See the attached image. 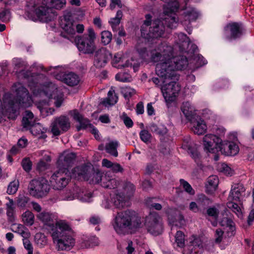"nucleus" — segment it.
Masks as SVG:
<instances>
[{
	"instance_id": "1",
	"label": "nucleus",
	"mask_w": 254,
	"mask_h": 254,
	"mask_svg": "<svg viewBox=\"0 0 254 254\" xmlns=\"http://www.w3.org/2000/svg\"><path fill=\"white\" fill-rule=\"evenodd\" d=\"M166 4L164 6V13L165 17L162 21L156 19L152 21L150 14L145 15V20L141 27V35L145 39H153L162 37L165 31V24L170 28L176 27L178 18L176 17V12L179 4L176 0H163Z\"/></svg>"
},
{
	"instance_id": "2",
	"label": "nucleus",
	"mask_w": 254,
	"mask_h": 254,
	"mask_svg": "<svg viewBox=\"0 0 254 254\" xmlns=\"http://www.w3.org/2000/svg\"><path fill=\"white\" fill-rule=\"evenodd\" d=\"M151 59L152 62L157 63L155 71L157 75L166 77L167 74L176 70H182L188 64L186 57L173 56V48L166 43H162L156 49L151 51Z\"/></svg>"
},
{
	"instance_id": "3",
	"label": "nucleus",
	"mask_w": 254,
	"mask_h": 254,
	"mask_svg": "<svg viewBox=\"0 0 254 254\" xmlns=\"http://www.w3.org/2000/svg\"><path fill=\"white\" fill-rule=\"evenodd\" d=\"M24 77L27 79L28 86L32 90L34 94H39L42 97L45 96L49 99L54 98L56 100L55 106L57 107L61 106L64 100L63 93L52 82L47 85H43L40 82V80L44 78L43 74H32L29 76V72H27Z\"/></svg>"
},
{
	"instance_id": "4",
	"label": "nucleus",
	"mask_w": 254,
	"mask_h": 254,
	"mask_svg": "<svg viewBox=\"0 0 254 254\" xmlns=\"http://www.w3.org/2000/svg\"><path fill=\"white\" fill-rule=\"evenodd\" d=\"M112 225L118 234L124 235L140 228L141 222L134 211L127 210L118 212L112 222Z\"/></svg>"
},
{
	"instance_id": "5",
	"label": "nucleus",
	"mask_w": 254,
	"mask_h": 254,
	"mask_svg": "<svg viewBox=\"0 0 254 254\" xmlns=\"http://www.w3.org/2000/svg\"><path fill=\"white\" fill-rule=\"evenodd\" d=\"M71 231L70 226L64 220L57 221L56 226L52 227L51 234L59 250H68L73 247L75 241L69 234Z\"/></svg>"
},
{
	"instance_id": "6",
	"label": "nucleus",
	"mask_w": 254,
	"mask_h": 254,
	"mask_svg": "<svg viewBox=\"0 0 254 254\" xmlns=\"http://www.w3.org/2000/svg\"><path fill=\"white\" fill-rule=\"evenodd\" d=\"M203 142L204 150L212 153L220 151L225 155L234 156L239 151L238 145L235 142L222 141V139L212 135H205Z\"/></svg>"
},
{
	"instance_id": "7",
	"label": "nucleus",
	"mask_w": 254,
	"mask_h": 254,
	"mask_svg": "<svg viewBox=\"0 0 254 254\" xmlns=\"http://www.w3.org/2000/svg\"><path fill=\"white\" fill-rule=\"evenodd\" d=\"M26 15L33 21L39 20L47 23L54 20L56 18L57 13L54 9L43 3L41 5L38 6L35 3H31L27 5Z\"/></svg>"
},
{
	"instance_id": "8",
	"label": "nucleus",
	"mask_w": 254,
	"mask_h": 254,
	"mask_svg": "<svg viewBox=\"0 0 254 254\" xmlns=\"http://www.w3.org/2000/svg\"><path fill=\"white\" fill-rule=\"evenodd\" d=\"M163 85L161 89L166 102H174L178 96L181 87L177 81L179 79V75L174 72L167 74L166 77H161Z\"/></svg>"
},
{
	"instance_id": "9",
	"label": "nucleus",
	"mask_w": 254,
	"mask_h": 254,
	"mask_svg": "<svg viewBox=\"0 0 254 254\" xmlns=\"http://www.w3.org/2000/svg\"><path fill=\"white\" fill-rule=\"evenodd\" d=\"M103 173L95 171L90 165H83L71 170V177L78 180H84L91 184H101Z\"/></svg>"
},
{
	"instance_id": "10",
	"label": "nucleus",
	"mask_w": 254,
	"mask_h": 254,
	"mask_svg": "<svg viewBox=\"0 0 254 254\" xmlns=\"http://www.w3.org/2000/svg\"><path fill=\"white\" fill-rule=\"evenodd\" d=\"M40 67L44 71L50 72L57 79L64 81L69 86L76 85L79 82V77L77 74L73 72L65 74L62 66H50L48 69H46L44 68L42 65H41Z\"/></svg>"
},
{
	"instance_id": "11",
	"label": "nucleus",
	"mask_w": 254,
	"mask_h": 254,
	"mask_svg": "<svg viewBox=\"0 0 254 254\" xmlns=\"http://www.w3.org/2000/svg\"><path fill=\"white\" fill-rule=\"evenodd\" d=\"M96 34L91 27H89L87 33L82 37H79L77 47L79 51L84 54H92L96 50L94 41Z\"/></svg>"
},
{
	"instance_id": "12",
	"label": "nucleus",
	"mask_w": 254,
	"mask_h": 254,
	"mask_svg": "<svg viewBox=\"0 0 254 254\" xmlns=\"http://www.w3.org/2000/svg\"><path fill=\"white\" fill-rule=\"evenodd\" d=\"M48 181L43 178L32 180L28 187V191L33 196L40 198L45 195L50 190Z\"/></svg>"
},
{
	"instance_id": "13",
	"label": "nucleus",
	"mask_w": 254,
	"mask_h": 254,
	"mask_svg": "<svg viewBox=\"0 0 254 254\" xmlns=\"http://www.w3.org/2000/svg\"><path fill=\"white\" fill-rule=\"evenodd\" d=\"M144 226L151 234L157 236L163 231V224L160 216L156 212H151L146 216Z\"/></svg>"
},
{
	"instance_id": "14",
	"label": "nucleus",
	"mask_w": 254,
	"mask_h": 254,
	"mask_svg": "<svg viewBox=\"0 0 254 254\" xmlns=\"http://www.w3.org/2000/svg\"><path fill=\"white\" fill-rule=\"evenodd\" d=\"M71 171L59 169L55 172L51 177L50 182L53 187L57 190H60L65 187L71 177Z\"/></svg>"
},
{
	"instance_id": "15",
	"label": "nucleus",
	"mask_w": 254,
	"mask_h": 254,
	"mask_svg": "<svg viewBox=\"0 0 254 254\" xmlns=\"http://www.w3.org/2000/svg\"><path fill=\"white\" fill-rule=\"evenodd\" d=\"M184 13L180 16L179 19L181 23L185 27L188 32L190 34L191 31L190 26V23L196 20L199 16V13L196 10L191 7H186Z\"/></svg>"
},
{
	"instance_id": "16",
	"label": "nucleus",
	"mask_w": 254,
	"mask_h": 254,
	"mask_svg": "<svg viewBox=\"0 0 254 254\" xmlns=\"http://www.w3.org/2000/svg\"><path fill=\"white\" fill-rule=\"evenodd\" d=\"M70 127L68 118L62 116L56 118L52 123L51 131L55 136L59 135L62 132L67 131Z\"/></svg>"
},
{
	"instance_id": "17",
	"label": "nucleus",
	"mask_w": 254,
	"mask_h": 254,
	"mask_svg": "<svg viewBox=\"0 0 254 254\" xmlns=\"http://www.w3.org/2000/svg\"><path fill=\"white\" fill-rule=\"evenodd\" d=\"M203 244L201 238L198 236L192 235L189 239V245L186 254H202Z\"/></svg>"
},
{
	"instance_id": "18",
	"label": "nucleus",
	"mask_w": 254,
	"mask_h": 254,
	"mask_svg": "<svg viewBox=\"0 0 254 254\" xmlns=\"http://www.w3.org/2000/svg\"><path fill=\"white\" fill-rule=\"evenodd\" d=\"M75 158V153L68 151H64L59 157L58 167L59 169L68 171L67 168L74 163Z\"/></svg>"
},
{
	"instance_id": "19",
	"label": "nucleus",
	"mask_w": 254,
	"mask_h": 254,
	"mask_svg": "<svg viewBox=\"0 0 254 254\" xmlns=\"http://www.w3.org/2000/svg\"><path fill=\"white\" fill-rule=\"evenodd\" d=\"M110 53L104 48L97 49L94 55V64L98 67H104L110 58Z\"/></svg>"
},
{
	"instance_id": "20",
	"label": "nucleus",
	"mask_w": 254,
	"mask_h": 254,
	"mask_svg": "<svg viewBox=\"0 0 254 254\" xmlns=\"http://www.w3.org/2000/svg\"><path fill=\"white\" fill-rule=\"evenodd\" d=\"M37 218L41 221L45 225L49 227V230L51 233L53 227L56 226L54 224V221L57 219L56 214L47 211H43L37 215Z\"/></svg>"
},
{
	"instance_id": "21",
	"label": "nucleus",
	"mask_w": 254,
	"mask_h": 254,
	"mask_svg": "<svg viewBox=\"0 0 254 254\" xmlns=\"http://www.w3.org/2000/svg\"><path fill=\"white\" fill-rule=\"evenodd\" d=\"M225 34L227 39H235L242 34V27L237 23H230L225 28Z\"/></svg>"
},
{
	"instance_id": "22",
	"label": "nucleus",
	"mask_w": 254,
	"mask_h": 254,
	"mask_svg": "<svg viewBox=\"0 0 254 254\" xmlns=\"http://www.w3.org/2000/svg\"><path fill=\"white\" fill-rule=\"evenodd\" d=\"M245 189L242 184L236 183L232 186L228 200L241 201L242 197L245 194Z\"/></svg>"
},
{
	"instance_id": "23",
	"label": "nucleus",
	"mask_w": 254,
	"mask_h": 254,
	"mask_svg": "<svg viewBox=\"0 0 254 254\" xmlns=\"http://www.w3.org/2000/svg\"><path fill=\"white\" fill-rule=\"evenodd\" d=\"M120 184V182L113 176L110 172L103 173L101 182V186L110 189L117 188Z\"/></svg>"
},
{
	"instance_id": "24",
	"label": "nucleus",
	"mask_w": 254,
	"mask_h": 254,
	"mask_svg": "<svg viewBox=\"0 0 254 254\" xmlns=\"http://www.w3.org/2000/svg\"><path fill=\"white\" fill-rule=\"evenodd\" d=\"M175 48L178 47L181 52L186 51L189 47L190 41L187 36L183 33L176 34L174 35Z\"/></svg>"
},
{
	"instance_id": "25",
	"label": "nucleus",
	"mask_w": 254,
	"mask_h": 254,
	"mask_svg": "<svg viewBox=\"0 0 254 254\" xmlns=\"http://www.w3.org/2000/svg\"><path fill=\"white\" fill-rule=\"evenodd\" d=\"M70 114L73 118L79 123V125L77 127V130L81 129H90V126H93L90 124L89 121L85 118H84L83 116L79 114V113L76 110L70 112Z\"/></svg>"
},
{
	"instance_id": "26",
	"label": "nucleus",
	"mask_w": 254,
	"mask_h": 254,
	"mask_svg": "<svg viewBox=\"0 0 254 254\" xmlns=\"http://www.w3.org/2000/svg\"><path fill=\"white\" fill-rule=\"evenodd\" d=\"M220 225L225 229L228 237H231L235 234V225L232 220L227 217H224L220 221Z\"/></svg>"
},
{
	"instance_id": "27",
	"label": "nucleus",
	"mask_w": 254,
	"mask_h": 254,
	"mask_svg": "<svg viewBox=\"0 0 254 254\" xmlns=\"http://www.w3.org/2000/svg\"><path fill=\"white\" fill-rule=\"evenodd\" d=\"M61 26L67 34L73 36L75 34L73 21L69 17L64 16L61 20Z\"/></svg>"
},
{
	"instance_id": "28",
	"label": "nucleus",
	"mask_w": 254,
	"mask_h": 254,
	"mask_svg": "<svg viewBox=\"0 0 254 254\" xmlns=\"http://www.w3.org/2000/svg\"><path fill=\"white\" fill-rule=\"evenodd\" d=\"M29 128L31 133L38 138L45 139L47 137L46 134L47 129L44 128L40 124H33Z\"/></svg>"
},
{
	"instance_id": "29",
	"label": "nucleus",
	"mask_w": 254,
	"mask_h": 254,
	"mask_svg": "<svg viewBox=\"0 0 254 254\" xmlns=\"http://www.w3.org/2000/svg\"><path fill=\"white\" fill-rule=\"evenodd\" d=\"M192 130L195 134L201 135L207 130V126L205 122L200 118H198L192 122Z\"/></svg>"
},
{
	"instance_id": "30",
	"label": "nucleus",
	"mask_w": 254,
	"mask_h": 254,
	"mask_svg": "<svg viewBox=\"0 0 254 254\" xmlns=\"http://www.w3.org/2000/svg\"><path fill=\"white\" fill-rule=\"evenodd\" d=\"M5 108H7L5 106ZM18 113V105L17 104H14L12 106H8L7 108L0 110V119L2 118L3 116H8L9 118H15Z\"/></svg>"
},
{
	"instance_id": "31",
	"label": "nucleus",
	"mask_w": 254,
	"mask_h": 254,
	"mask_svg": "<svg viewBox=\"0 0 254 254\" xmlns=\"http://www.w3.org/2000/svg\"><path fill=\"white\" fill-rule=\"evenodd\" d=\"M7 202L5 203L6 215L8 220L13 222L14 220V214L15 213L16 204L12 199L6 197Z\"/></svg>"
},
{
	"instance_id": "32",
	"label": "nucleus",
	"mask_w": 254,
	"mask_h": 254,
	"mask_svg": "<svg viewBox=\"0 0 254 254\" xmlns=\"http://www.w3.org/2000/svg\"><path fill=\"white\" fill-rule=\"evenodd\" d=\"M181 111L185 116L188 119L191 120L195 114V109L194 107L189 101L183 103L181 106Z\"/></svg>"
},
{
	"instance_id": "33",
	"label": "nucleus",
	"mask_w": 254,
	"mask_h": 254,
	"mask_svg": "<svg viewBox=\"0 0 254 254\" xmlns=\"http://www.w3.org/2000/svg\"><path fill=\"white\" fill-rule=\"evenodd\" d=\"M218 183V178L216 176L209 177L206 184V192L208 194L213 193L217 188Z\"/></svg>"
},
{
	"instance_id": "34",
	"label": "nucleus",
	"mask_w": 254,
	"mask_h": 254,
	"mask_svg": "<svg viewBox=\"0 0 254 254\" xmlns=\"http://www.w3.org/2000/svg\"><path fill=\"white\" fill-rule=\"evenodd\" d=\"M128 199L123 194L121 195V193L118 192L112 197L111 201L116 207L122 208L126 206Z\"/></svg>"
},
{
	"instance_id": "35",
	"label": "nucleus",
	"mask_w": 254,
	"mask_h": 254,
	"mask_svg": "<svg viewBox=\"0 0 254 254\" xmlns=\"http://www.w3.org/2000/svg\"><path fill=\"white\" fill-rule=\"evenodd\" d=\"M11 230L14 233L20 235L23 238H29L30 233L28 229L20 224H13L11 226Z\"/></svg>"
},
{
	"instance_id": "36",
	"label": "nucleus",
	"mask_w": 254,
	"mask_h": 254,
	"mask_svg": "<svg viewBox=\"0 0 254 254\" xmlns=\"http://www.w3.org/2000/svg\"><path fill=\"white\" fill-rule=\"evenodd\" d=\"M227 207L233 211L239 217L242 216V206L241 201L228 200Z\"/></svg>"
},
{
	"instance_id": "37",
	"label": "nucleus",
	"mask_w": 254,
	"mask_h": 254,
	"mask_svg": "<svg viewBox=\"0 0 254 254\" xmlns=\"http://www.w3.org/2000/svg\"><path fill=\"white\" fill-rule=\"evenodd\" d=\"M43 4L53 9H60L65 5L66 0H43Z\"/></svg>"
},
{
	"instance_id": "38",
	"label": "nucleus",
	"mask_w": 254,
	"mask_h": 254,
	"mask_svg": "<svg viewBox=\"0 0 254 254\" xmlns=\"http://www.w3.org/2000/svg\"><path fill=\"white\" fill-rule=\"evenodd\" d=\"M76 192H77V198L82 202H90L91 201L92 195L87 190L76 188Z\"/></svg>"
},
{
	"instance_id": "39",
	"label": "nucleus",
	"mask_w": 254,
	"mask_h": 254,
	"mask_svg": "<svg viewBox=\"0 0 254 254\" xmlns=\"http://www.w3.org/2000/svg\"><path fill=\"white\" fill-rule=\"evenodd\" d=\"M118 97L115 93V91L111 88L108 93V97L103 99L101 102L105 106L113 105L117 103Z\"/></svg>"
},
{
	"instance_id": "40",
	"label": "nucleus",
	"mask_w": 254,
	"mask_h": 254,
	"mask_svg": "<svg viewBox=\"0 0 254 254\" xmlns=\"http://www.w3.org/2000/svg\"><path fill=\"white\" fill-rule=\"evenodd\" d=\"M122 16V12L121 10H118L116 17L111 18L110 20L109 23L114 32H117L120 29V23Z\"/></svg>"
},
{
	"instance_id": "41",
	"label": "nucleus",
	"mask_w": 254,
	"mask_h": 254,
	"mask_svg": "<svg viewBox=\"0 0 254 254\" xmlns=\"http://www.w3.org/2000/svg\"><path fill=\"white\" fill-rule=\"evenodd\" d=\"M34 123V115L29 111H26L22 119V125L24 127L29 128Z\"/></svg>"
},
{
	"instance_id": "42",
	"label": "nucleus",
	"mask_w": 254,
	"mask_h": 254,
	"mask_svg": "<svg viewBox=\"0 0 254 254\" xmlns=\"http://www.w3.org/2000/svg\"><path fill=\"white\" fill-rule=\"evenodd\" d=\"M76 188L73 190H67L62 193L60 199L61 200L70 201L77 198Z\"/></svg>"
},
{
	"instance_id": "43",
	"label": "nucleus",
	"mask_w": 254,
	"mask_h": 254,
	"mask_svg": "<svg viewBox=\"0 0 254 254\" xmlns=\"http://www.w3.org/2000/svg\"><path fill=\"white\" fill-rule=\"evenodd\" d=\"M119 142L117 141L110 142L106 145V151L114 157H117L118 153L117 148Z\"/></svg>"
},
{
	"instance_id": "44",
	"label": "nucleus",
	"mask_w": 254,
	"mask_h": 254,
	"mask_svg": "<svg viewBox=\"0 0 254 254\" xmlns=\"http://www.w3.org/2000/svg\"><path fill=\"white\" fill-rule=\"evenodd\" d=\"M150 129L152 132L161 136L165 135L168 131V129L165 126L162 125L157 126L154 124L151 125Z\"/></svg>"
},
{
	"instance_id": "45",
	"label": "nucleus",
	"mask_w": 254,
	"mask_h": 254,
	"mask_svg": "<svg viewBox=\"0 0 254 254\" xmlns=\"http://www.w3.org/2000/svg\"><path fill=\"white\" fill-rule=\"evenodd\" d=\"M23 222L26 225L31 226L34 223V215L33 213L29 211H26L22 215Z\"/></svg>"
},
{
	"instance_id": "46",
	"label": "nucleus",
	"mask_w": 254,
	"mask_h": 254,
	"mask_svg": "<svg viewBox=\"0 0 254 254\" xmlns=\"http://www.w3.org/2000/svg\"><path fill=\"white\" fill-rule=\"evenodd\" d=\"M135 190V188L134 185L129 183H126L124 185V194H123L124 196L127 198L129 199V197L132 195L134 191Z\"/></svg>"
},
{
	"instance_id": "47",
	"label": "nucleus",
	"mask_w": 254,
	"mask_h": 254,
	"mask_svg": "<svg viewBox=\"0 0 254 254\" xmlns=\"http://www.w3.org/2000/svg\"><path fill=\"white\" fill-rule=\"evenodd\" d=\"M213 132L214 134L208 133L206 135H212L215 136L216 137H219L222 138L225 135L226 133V129L222 126H215L213 128Z\"/></svg>"
},
{
	"instance_id": "48",
	"label": "nucleus",
	"mask_w": 254,
	"mask_h": 254,
	"mask_svg": "<svg viewBox=\"0 0 254 254\" xmlns=\"http://www.w3.org/2000/svg\"><path fill=\"white\" fill-rule=\"evenodd\" d=\"M185 235L180 231L177 232L175 236V242L178 247L182 248L185 245Z\"/></svg>"
},
{
	"instance_id": "49",
	"label": "nucleus",
	"mask_w": 254,
	"mask_h": 254,
	"mask_svg": "<svg viewBox=\"0 0 254 254\" xmlns=\"http://www.w3.org/2000/svg\"><path fill=\"white\" fill-rule=\"evenodd\" d=\"M16 204L17 206L21 208H25L29 201L28 197L24 195H19L16 197Z\"/></svg>"
},
{
	"instance_id": "50",
	"label": "nucleus",
	"mask_w": 254,
	"mask_h": 254,
	"mask_svg": "<svg viewBox=\"0 0 254 254\" xmlns=\"http://www.w3.org/2000/svg\"><path fill=\"white\" fill-rule=\"evenodd\" d=\"M180 182L181 186L183 187L186 192L191 195H193L195 194V190L188 182L184 179H180Z\"/></svg>"
},
{
	"instance_id": "51",
	"label": "nucleus",
	"mask_w": 254,
	"mask_h": 254,
	"mask_svg": "<svg viewBox=\"0 0 254 254\" xmlns=\"http://www.w3.org/2000/svg\"><path fill=\"white\" fill-rule=\"evenodd\" d=\"M139 136L141 140L146 144L151 142L152 136L147 130L142 129L139 132Z\"/></svg>"
},
{
	"instance_id": "52",
	"label": "nucleus",
	"mask_w": 254,
	"mask_h": 254,
	"mask_svg": "<svg viewBox=\"0 0 254 254\" xmlns=\"http://www.w3.org/2000/svg\"><path fill=\"white\" fill-rule=\"evenodd\" d=\"M112 39V34L109 31H104L101 33V41L105 45L109 44Z\"/></svg>"
},
{
	"instance_id": "53",
	"label": "nucleus",
	"mask_w": 254,
	"mask_h": 254,
	"mask_svg": "<svg viewBox=\"0 0 254 254\" xmlns=\"http://www.w3.org/2000/svg\"><path fill=\"white\" fill-rule=\"evenodd\" d=\"M18 187L19 182L18 181H14L10 182L8 186L7 192L9 194H13L15 193L17 191Z\"/></svg>"
},
{
	"instance_id": "54",
	"label": "nucleus",
	"mask_w": 254,
	"mask_h": 254,
	"mask_svg": "<svg viewBox=\"0 0 254 254\" xmlns=\"http://www.w3.org/2000/svg\"><path fill=\"white\" fill-rule=\"evenodd\" d=\"M84 244V246L87 248L98 246L99 244V242L98 238L95 236H93L89 238L87 242L85 241Z\"/></svg>"
},
{
	"instance_id": "55",
	"label": "nucleus",
	"mask_w": 254,
	"mask_h": 254,
	"mask_svg": "<svg viewBox=\"0 0 254 254\" xmlns=\"http://www.w3.org/2000/svg\"><path fill=\"white\" fill-rule=\"evenodd\" d=\"M121 119L127 127L130 128L133 126V123L132 120L125 113L121 115Z\"/></svg>"
},
{
	"instance_id": "56",
	"label": "nucleus",
	"mask_w": 254,
	"mask_h": 254,
	"mask_svg": "<svg viewBox=\"0 0 254 254\" xmlns=\"http://www.w3.org/2000/svg\"><path fill=\"white\" fill-rule=\"evenodd\" d=\"M197 201L199 205H202L204 206L208 205L211 203V200L202 194L198 195Z\"/></svg>"
},
{
	"instance_id": "57",
	"label": "nucleus",
	"mask_w": 254,
	"mask_h": 254,
	"mask_svg": "<svg viewBox=\"0 0 254 254\" xmlns=\"http://www.w3.org/2000/svg\"><path fill=\"white\" fill-rule=\"evenodd\" d=\"M12 62L15 66V68L17 70L20 68L25 67L27 65L26 62L22 60L21 59L14 58L12 60Z\"/></svg>"
},
{
	"instance_id": "58",
	"label": "nucleus",
	"mask_w": 254,
	"mask_h": 254,
	"mask_svg": "<svg viewBox=\"0 0 254 254\" xmlns=\"http://www.w3.org/2000/svg\"><path fill=\"white\" fill-rule=\"evenodd\" d=\"M10 18V13L8 9H3L0 12V19L3 22H6Z\"/></svg>"
},
{
	"instance_id": "59",
	"label": "nucleus",
	"mask_w": 254,
	"mask_h": 254,
	"mask_svg": "<svg viewBox=\"0 0 254 254\" xmlns=\"http://www.w3.org/2000/svg\"><path fill=\"white\" fill-rule=\"evenodd\" d=\"M137 51L140 57L143 60H146L149 57V53L145 48L137 47Z\"/></svg>"
},
{
	"instance_id": "60",
	"label": "nucleus",
	"mask_w": 254,
	"mask_h": 254,
	"mask_svg": "<svg viewBox=\"0 0 254 254\" xmlns=\"http://www.w3.org/2000/svg\"><path fill=\"white\" fill-rule=\"evenodd\" d=\"M122 93L125 98H129L135 94V91L133 88L126 87L122 89Z\"/></svg>"
},
{
	"instance_id": "61",
	"label": "nucleus",
	"mask_w": 254,
	"mask_h": 254,
	"mask_svg": "<svg viewBox=\"0 0 254 254\" xmlns=\"http://www.w3.org/2000/svg\"><path fill=\"white\" fill-rule=\"evenodd\" d=\"M224 232L221 229H217L215 231L214 237L216 243H220L223 239Z\"/></svg>"
},
{
	"instance_id": "62",
	"label": "nucleus",
	"mask_w": 254,
	"mask_h": 254,
	"mask_svg": "<svg viewBox=\"0 0 254 254\" xmlns=\"http://www.w3.org/2000/svg\"><path fill=\"white\" fill-rule=\"evenodd\" d=\"M194 60L196 62L197 66H200L206 64L207 62L204 58L199 55L194 56Z\"/></svg>"
},
{
	"instance_id": "63",
	"label": "nucleus",
	"mask_w": 254,
	"mask_h": 254,
	"mask_svg": "<svg viewBox=\"0 0 254 254\" xmlns=\"http://www.w3.org/2000/svg\"><path fill=\"white\" fill-rule=\"evenodd\" d=\"M116 79L121 82H127L129 81V77L126 73H120L116 74Z\"/></svg>"
},
{
	"instance_id": "64",
	"label": "nucleus",
	"mask_w": 254,
	"mask_h": 254,
	"mask_svg": "<svg viewBox=\"0 0 254 254\" xmlns=\"http://www.w3.org/2000/svg\"><path fill=\"white\" fill-rule=\"evenodd\" d=\"M207 213L208 216L216 219L218 216L219 211L214 207H210L207 210Z\"/></svg>"
}]
</instances>
